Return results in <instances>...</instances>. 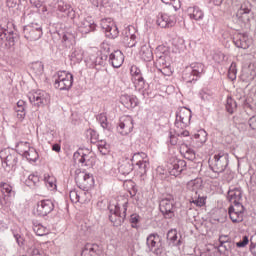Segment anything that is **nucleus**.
<instances>
[{
  "instance_id": "nucleus-1",
  "label": "nucleus",
  "mask_w": 256,
  "mask_h": 256,
  "mask_svg": "<svg viewBox=\"0 0 256 256\" xmlns=\"http://www.w3.org/2000/svg\"><path fill=\"white\" fill-rule=\"evenodd\" d=\"M188 189L191 191L189 202L195 207H205L207 204V196L201 195L203 189V180L197 178L188 183Z\"/></svg>"
},
{
  "instance_id": "nucleus-2",
  "label": "nucleus",
  "mask_w": 256,
  "mask_h": 256,
  "mask_svg": "<svg viewBox=\"0 0 256 256\" xmlns=\"http://www.w3.org/2000/svg\"><path fill=\"white\" fill-rule=\"evenodd\" d=\"M0 159L2 160V167L6 173H15L17 163H19V154L15 150L9 148L1 150Z\"/></svg>"
},
{
  "instance_id": "nucleus-3",
  "label": "nucleus",
  "mask_w": 256,
  "mask_h": 256,
  "mask_svg": "<svg viewBox=\"0 0 256 256\" xmlns=\"http://www.w3.org/2000/svg\"><path fill=\"white\" fill-rule=\"evenodd\" d=\"M176 205L177 203L173 194H167L160 200L159 209L165 219H173L175 217Z\"/></svg>"
},
{
  "instance_id": "nucleus-4",
  "label": "nucleus",
  "mask_w": 256,
  "mask_h": 256,
  "mask_svg": "<svg viewBox=\"0 0 256 256\" xmlns=\"http://www.w3.org/2000/svg\"><path fill=\"white\" fill-rule=\"evenodd\" d=\"M209 168L213 173H224L229 166V154L220 152L209 159Z\"/></svg>"
},
{
  "instance_id": "nucleus-5",
  "label": "nucleus",
  "mask_w": 256,
  "mask_h": 256,
  "mask_svg": "<svg viewBox=\"0 0 256 256\" xmlns=\"http://www.w3.org/2000/svg\"><path fill=\"white\" fill-rule=\"evenodd\" d=\"M54 87L60 91H69L73 87V74L67 71H59L54 76Z\"/></svg>"
},
{
  "instance_id": "nucleus-6",
  "label": "nucleus",
  "mask_w": 256,
  "mask_h": 256,
  "mask_svg": "<svg viewBox=\"0 0 256 256\" xmlns=\"http://www.w3.org/2000/svg\"><path fill=\"white\" fill-rule=\"evenodd\" d=\"M23 35L27 41H39L43 37V24L32 22L23 27Z\"/></svg>"
},
{
  "instance_id": "nucleus-7",
  "label": "nucleus",
  "mask_w": 256,
  "mask_h": 256,
  "mask_svg": "<svg viewBox=\"0 0 256 256\" xmlns=\"http://www.w3.org/2000/svg\"><path fill=\"white\" fill-rule=\"evenodd\" d=\"M28 99L33 107H45L51 101V96L43 90H33L29 92Z\"/></svg>"
},
{
  "instance_id": "nucleus-8",
  "label": "nucleus",
  "mask_w": 256,
  "mask_h": 256,
  "mask_svg": "<svg viewBox=\"0 0 256 256\" xmlns=\"http://www.w3.org/2000/svg\"><path fill=\"white\" fill-rule=\"evenodd\" d=\"M192 112L187 107L178 108L176 111L175 127L177 129H185L191 125Z\"/></svg>"
},
{
  "instance_id": "nucleus-9",
  "label": "nucleus",
  "mask_w": 256,
  "mask_h": 256,
  "mask_svg": "<svg viewBox=\"0 0 256 256\" xmlns=\"http://www.w3.org/2000/svg\"><path fill=\"white\" fill-rule=\"evenodd\" d=\"M75 181L79 189H82L84 193H87L92 187H95V178L93 177V174L79 172L75 177Z\"/></svg>"
},
{
  "instance_id": "nucleus-10",
  "label": "nucleus",
  "mask_w": 256,
  "mask_h": 256,
  "mask_svg": "<svg viewBox=\"0 0 256 256\" xmlns=\"http://www.w3.org/2000/svg\"><path fill=\"white\" fill-rule=\"evenodd\" d=\"M187 167V162L185 160L172 158L167 164V171L173 177H179Z\"/></svg>"
},
{
  "instance_id": "nucleus-11",
  "label": "nucleus",
  "mask_w": 256,
  "mask_h": 256,
  "mask_svg": "<svg viewBox=\"0 0 256 256\" xmlns=\"http://www.w3.org/2000/svg\"><path fill=\"white\" fill-rule=\"evenodd\" d=\"M101 29L108 39H117L119 37V28L115 25L111 18L102 19L100 22Z\"/></svg>"
},
{
  "instance_id": "nucleus-12",
  "label": "nucleus",
  "mask_w": 256,
  "mask_h": 256,
  "mask_svg": "<svg viewBox=\"0 0 256 256\" xmlns=\"http://www.w3.org/2000/svg\"><path fill=\"white\" fill-rule=\"evenodd\" d=\"M146 245L148 250L153 252L154 255H161L163 249H161V237L159 234H150L146 239Z\"/></svg>"
},
{
  "instance_id": "nucleus-13",
  "label": "nucleus",
  "mask_w": 256,
  "mask_h": 256,
  "mask_svg": "<svg viewBox=\"0 0 256 256\" xmlns=\"http://www.w3.org/2000/svg\"><path fill=\"white\" fill-rule=\"evenodd\" d=\"M130 73L132 75V82L134 84L135 89L138 91H142L147 84L145 83V78H143V74L141 73V69L137 66H132L130 69Z\"/></svg>"
},
{
  "instance_id": "nucleus-14",
  "label": "nucleus",
  "mask_w": 256,
  "mask_h": 256,
  "mask_svg": "<svg viewBox=\"0 0 256 256\" xmlns=\"http://www.w3.org/2000/svg\"><path fill=\"white\" fill-rule=\"evenodd\" d=\"M55 209L53 201L46 199L37 203L36 215L39 217H47Z\"/></svg>"
},
{
  "instance_id": "nucleus-15",
  "label": "nucleus",
  "mask_w": 256,
  "mask_h": 256,
  "mask_svg": "<svg viewBox=\"0 0 256 256\" xmlns=\"http://www.w3.org/2000/svg\"><path fill=\"white\" fill-rule=\"evenodd\" d=\"M227 199L232 205H243V190L240 187H230L227 193Z\"/></svg>"
},
{
  "instance_id": "nucleus-16",
  "label": "nucleus",
  "mask_w": 256,
  "mask_h": 256,
  "mask_svg": "<svg viewBox=\"0 0 256 256\" xmlns=\"http://www.w3.org/2000/svg\"><path fill=\"white\" fill-rule=\"evenodd\" d=\"M228 213L232 223H241L243 221V213H245V206L240 204L231 205Z\"/></svg>"
},
{
  "instance_id": "nucleus-17",
  "label": "nucleus",
  "mask_w": 256,
  "mask_h": 256,
  "mask_svg": "<svg viewBox=\"0 0 256 256\" xmlns=\"http://www.w3.org/2000/svg\"><path fill=\"white\" fill-rule=\"evenodd\" d=\"M133 118L131 116H124L120 119L117 131L120 135H129L133 131Z\"/></svg>"
},
{
  "instance_id": "nucleus-18",
  "label": "nucleus",
  "mask_w": 256,
  "mask_h": 256,
  "mask_svg": "<svg viewBox=\"0 0 256 256\" xmlns=\"http://www.w3.org/2000/svg\"><path fill=\"white\" fill-rule=\"evenodd\" d=\"M110 214H109V220L113 225H121L125 219V217H122L120 214L121 208L119 205H110L108 207Z\"/></svg>"
},
{
  "instance_id": "nucleus-19",
  "label": "nucleus",
  "mask_w": 256,
  "mask_h": 256,
  "mask_svg": "<svg viewBox=\"0 0 256 256\" xmlns=\"http://www.w3.org/2000/svg\"><path fill=\"white\" fill-rule=\"evenodd\" d=\"M233 43L238 49H249L251 47V40L247 34H236L233 38Z\"/></svg>"
},
{
  "instance_id": "nucleus-20",
  "label": "nucleus",
  "mask_w": 256,
  "mask_h": 256,
  "mask_svg": "<svg viewBox=\"0 0 256 256\" xmlns=\"http://www.w3.org/2000/svg\"><path fill=\"white\" fill-rule=\"evenodd\" d=\"M109 63L114 67V69H119L121 65H123V62L125 61V56L123 55V52L121 50H116L109 54Z\"/></svg>"
},
{
  "instance_id": "nucleus-21",
  "label": "nucleus",
  "mask_w": 256,
  "mask_h": 256,
  "mask_svg": "<svg viewBox=\"0 0 256 256\" xmlns=\"http://www.w3.org/2000/svg\"><path fill=\"white\" fill-rule=\"evenodd\" d=\"M157 25L162 29L175 26V16H169V14H159L157 18Z\"/></svg>"
},
{
  "instance_id": "nucleus-22",
  "label": "nucleus",
  "mask_w": 256,
  "mask_h": 256,
  "mask_svg": "<svg viewBox=\"0 0 256 256\" xmlns=\"http://www.w3.org/2000/svg\"><path fill=\"white\" fill-rule=\"evenodd\" d=\"M120 103L126 107V109H135L139 105V99L137 96L123 94L120 96Z\"/></svg>"
},
{
  "instance_id": "nucleus-23",
  "label": "nucleus",
  "mask_w": 256,
  "mask_h": 256,
  "mask_svg": "<svg viewBox=\"0 0 256 256\" xmlns=\"http://www.w3.org/2000/svg\"><path fill=\"white\" fill-rule=\"evenodd\" d=\"M101 250L97 244H86L82 249L81 256H100Z\"/></svg>"
},
{
  "instance_id": "nucleus-24",
  "label": "nucleus",
  "mask_w": 256,
  "mask_h": 256,
  "mask_svg": "<svg viewBox=\"0 0 256 256\" xmlns=\"http://www.w3.org/2000/svg\"><path fill=\"white\" fill-rule=\"evenodd\" d=\"M78 29L82 35H87V33H91V31H95V22H91L87 19H83L80 21L78 25Z\"/></svg>"
},
{
  "instance_id": "nucleus-25",
  "label": "nucleus",
  "mask_w": 256,
  "mask_h": 256,
  "mask_svg": "<svg viewBox=\"0 0 256 256\" xmlns=\"http://www.w3.org/2000/svg\"><path fill=\"white\" fill-rule=\"evenodd\" d=\"M133 165L134 164L133 162H131L130 159H126L122 161L118 166V171L120 175H124V176L129 175V173H131L134 169Z\"/></svg>"
},
{
  "instance_id": "nucleus-26",
  "label": "nucleus",
  "mask_w": 256,
  "mask_h": 256,
  "mask_svg": "<svg viewBox=\"0 0 256 256\" xmlns=\"http://www.w3.org/2000/svg\"><path fill=\"white\" fill-rule=\"evenodd\" d=\"M27 107V103L23 100H19L15 106V112L16 117L19 121H23V119H25L26 115H27V111L25 110Z\"/></svg>"
},
{
  "instance_id": "nucleus-27",
  "label": "nucleus",
  "mask_w": 256,
  "mask_h": 256,
  "mask_svg": "<svg viewBox=\"0 0 256 256\" xmlns=\"http://www.w3.org/2000/svg\"><path fill=\"white\" fill-rule=\"evenodd\" d=\"M57 9L60 11V13H65V15H67V17H70V19L75 18V11L71 9V5L65 3L64 1L58 2Z\"/></svg>"
},
{
  "instance_id": "nucleus-28",
  "label": "nucleus",
  "mask_w": 256,
  "mask_h": 256,
  "mask_svg": "<svg viewBox=\"0 0 256 256\" xmlns=\"http://www.w3.org/2000/svg\"><path fill=\"white\" fill-rule=\"evenodd\" d=\"M140 59L142 61H153V50L151 49V46L149 45H143L140 49Z\"/></svg>"
},
{
  "instance_id": "nucleus-29",
  "label": "nucleus",
  "mask_w": 256,
  "mask_h": 256,
  "mask_svg": "<svg viewBox=\"0 0 256 256\" xmlns=\"http://www.w3.org/2000/svg\"><path fill=\"white\" fill-rule=\"evenodd\" d=\"M25 185H27V187H30L31 189H37V187L41 185L39 175L30 174L25 180Z\"/></svg>"
},
{
  "instance_id": "nucleus-30",
  "label": "nucleus",
  "mask_w": 256,
  "mask_h": 256,
  "mask_svg": "<svg viewBox=\"0 0 256 256\" xmlns=\"http://www.w3.org/2000/svg\"><path fill=\"white\" fill-rule=\"evenodd\" d=\"M188 15L190 19H194V21H201L204 17L203 10L199 7L189 8Z\"/></svg>"
},
{
  "instance_id": "nucleus-31",
  "label": "nucleus",
  "mask_w": 256,
  "mask_h": 256,
  "mask_svg": "<svg viewBox=\"0 0 256 256\" xmlns=\"http://www.w3.org/2000/svg\"><path fill=\"white\" fill-rule=\"evenodd\" d=\"M31 228L38 237H43L51 233V228H47L45 225H32Z\"/></svg>"
},
{
  "instance_id": "nucleus-32",
  "label": "nucleus",
  "mask_w": 256,
  "mask_h": 256,
  "mask_svg": "<svg viewBox=\"0 0 256 256\" xmlns=\"http://www.w3.org/2000/svg\"><path fill=\"white\" fill-rule=\"evenodd\" d=\"M188 70H190L196 77H201L205 71V66L201 63H193L190 65V67H187Z\"/></svg>"
},
{
  "instance_id": "nucleus-33",
  "label": "nucleus",
  "mask_w": 256,
  "mask_h": 256,
  "mask_svg": "<svg viewBox=\"0 0 256 256\" xmlns=\"http://www.w3.org/2000/svg\"><path fill=\"white\" fill-rule=\"evenodd\" d=\"M194 139L196 140V143H198V147H201V145H204V143H207V131L201 129L196 134H194Z\"/></svg>"
},
{
  "instance_id": "nucleus-34",
  "label": "nucleus",
  "mask_w": 256,
  "mask_h": 256,
  "mask_svg": "<svg viewBox=\"0 0 256 256\" xmlns=\"http://www.w3.org/2000/svg\"><path fill=\"white\" fill-rule=\"evenodd\" d=\"M22 156L25 157L27 161H32V163H36L37 159H39V153H37L35 148H29Z\"/></svg>"
},
{
  "instance_id": "nucleus-35",
  "label": "nucleus",
  "mask_w": 256,
  "mask_h": 256,
  "mask_svg": "<svg viewBox=\"0 0 256 256\" xmlns=\"http://www.w3.org/2000/svg\"><path fill=\"white\" fill-rule=\"evenodd\" d=\"M178 137H189V131L183 130L181 133L174 135L170 132L169 134V143L170 145H177L179 143Z\"/></svg>"
},
{
  "instance_id": "nucleus-36",
  "label": "nucleus",
  "mask_w": 256,
  "mask_h": 256,
  "mask_svg": "<svg viewBox=\"0 0 256 256\" xmlns=\"http://www.w3.org/2000/svg\"><path fill=\"white\" fill-rule=\"evenodd\" d=\"M70 59L73 63H81L83 61V50L75 48L70 55Z\"/></svg>"
},
{
  "instance_id": "nucleus-37",
  "label": "nucleus",
  "mask_w": 256,
  "mask_h": 256,
  "mask_svg": "<svg viewBox=\"0 0 256 256\" xmlns=\"http://www.w3.org/2000/svg\"><path fill=\"white\" fill-rule=\"evenodd\" d=\"M96 119L100 123L101 127L106 129L107 131H111V124H109V121H107V114H98Z\"/></svg>"
},
{
  "instance_id": "nucleus-38",
  "label": "nucleus",
  "mask_w": 256,
  "mask_h": 256,
  "mask_svg": "<svg viewBox=\"0 0 256 256\" xmlns=\"http://www.w3.org/2000/svg\"><path fill=\"white\" fill-rule=\"evenodd\" d=\"M136 167L139 169L140 175H145L149 169V159L139 160L136 162Z\"/></svg>"
},
{
  "instance_id": "nucleus-39",
  "label": "nucleus",
  "mask_w": 256,
  "mask_h": 256,
  "mask_svg": "<svg viewBox=\"0 0 256 256\" xmlns=\"http://www.w3.org/2000/svg\"><path fill=\"white\" fill-rule=\"evenodd\" d=\"M226 111L230 115H233L237 111V102L231 97H228L226 100Z\"/></svg>"
},
{
  "instance_id": "nucleus-40",
  "label": "nucleus",
  "mask_w": 256,
  "mask_h": 256,
  "mask_svg": "<svg viewBox=\"0 0 256 256\" xmlns=\"http://www.w3.org/2000/svg\"><path fill=\"white\" fill-rule=\"evenodd\" d=\"M182 78L186 83H193V81H197L199 77L195 75V73H192L188 68L185 69V71L182 74Z\"/></svg>"
},
{
  "instance_id": "nucleus-41",
  "label": "nucleus",
  "mask_w": 256,
  "mask_h": 256,
  "mask_svg": "<svg viewBox=\"0 0 256 256\" xmlns=\"http://www.w3.org/2000/svg\"><path fill=\"white\" fill-rule=\"evenodd\" d=\"M15 39H17V37H15V34L7 30L6 37L4 38V45L6 47H13V45H15Z\"/></svg>"
},
{
  "instance_id": "nucleus-42",
  "label": "nucleus",
  "mask_w": 256,
  "mask_h": 256,
  "mask_svg": "<svg viewBox=\"0 0 256 256\" xmlns=\"http://www.w3.org/2000/svg\"><path fill=\"white\" fill-rule=\"evenodd\" d=\"M29 149H31L29 142L21 141L16 144V151L19 153V155H23L25 151H29Z\"/></svg>"
},
{
  "instance_id": "nucleus-43",
  "label": "nucleus",
  "mask_w": 256,
  "mask_h": 256,
  "mask_svg": "<svg viewBox=\"0 0 256 256\" xmlns=\"http://www.w3.org/2000/svg\"><path fill=\"white\" fill-rule=\"evenodd\" d=\"M122 42L126 47H129V48L135 47L137 45V36L131 35L130 38L129 36H124L122 39Z\"/></svg>"
},
{
  "instance_id": "nucleus-44",
  "label": "nucleus",
  "mask_w": 256,
  "mask_h": 256,
  "mask_svg": "<svg viewBox=\"0 0 256 256\" xmlns=\"http://www.w3.org/2000/svg\"><path fill=\"white\" fill-rule=\"evenodd\" d=\"M69 195L72 203H79V201H81V195H87V192H79L77 190H71Z\"/></svg>"
},
{
  "instance_id": "nucleus-45",
  "label": "nucleus",
  "mask_w": 256,
  "mask_h": 256,
  "mask_svg": "<svg viewBox=\"0 0 256 256\" xmlns=\"http://www.w3.org/2000/svg\"><path fill=\"white\" fill-rule=\"evenodd\" d=\"M97 147L101 155H109V144L105 140L98 142Z\"/></svg>"
},
{
  "instance_id": "nucleus-46",
  "label": "nucleus",
  "mask_w": 256,
  "mask_h": 256,
  "mask_svg": "<svg viewBox=\"0 0 256 256\" xmlns=\"http://www.w3.org/2000/svg\"><path fill=\"white\" fill-rule=\"evenodd\" d=\"M145 159H147L145 152H136L133 154L130 161L133 163V165H137V161H145Z\"/></svg>"
},
{
  "instance_id": "nucleus-47",
  "label": "nucleus",
  "mask_w": 256,
  "mask_h": 256,
  "mask_svg": "<svg viewBox=\"0 0 256 256\" xmlns=\"http://www.w3.org/2000/svg\"><path fill=\"white\" fill-rule=\"evenodd\" d=\"M123 37L131 38V35L134 37H137V29L135 26H128L125 30L122 32Z\"/></svg>"
},
{
  "instance_id": "nucleus-48",
  "label": "nucleus",
  "mask_w": 256,
  "mask_h": 256,
  "mask_svg": "<svg viewBox=\"0 0 256 256\" xmlns=\"http://www.w3.org/2000/svg\"><path fill=\"white\" fill-rule=\"evenodd\" d=\"M73 41H75V38L73 37V34L65 33L62 36V42L66 45V47H69L70 45H73Z\"/></svg>"
},
{
  "instance_id": "nucleus-49",
  "label": "nucleus",
  "mask_w": 256,
  "mask_h": 256,
  "mask_svg": "<svg viewBox=\"0 0 256 256\" xmlns=\"http://www.w3.org/2000/svg\"><path fill=\"white\" fill-rule=\"evenodd\" d=\"M165 5H172L175 11L181 9V0H161Z\"/></svg>"
},
{
  "instance_id": "nucleus-50",
  "label": "nucleus",
  "mask_w": 256,
  "mask_h": 256,
  "mask_svg": "<svg viewBox=\"0 0 256 256\" xmlns=\"http://www.w3.org/2000/svg\"><path fill=\"white\" fill-rule=\"evenodd\" d=\"M5 37H7V28H5V25L0 22V47L5 45Z\"/></svg>"
},
{
  "instance_id": "nucleus-51",
  "label": "nucleus",
  "mask_w": 256,
  "mask_h": 256,
  "mask_svg": "<svg viewBox=\"0 0 256 256\" xmlns=\"http://www.w3.org/2000/svg\"><path fill=\"white\" fill-rule=\"evenodd\" d=\"M228 78L231 79V81H235V79H237V68L235 63H232L228 70Z\"/></svg>"
},
{
  "instance_id": "nucleus-52",
  "label": "nucleus",
  "mask_w": 256,
  "mask_h": 256,
  "mask_svg": "<svg viewBox=\"0 0 256 256\" xmlns=\"http://www.w3.org/2000/svg\"><path fill=\"white\" fill-rule=\"evenodd\" d=\"M2 193H6V197H11L13 195V187L9 185L8 183H2L1 184Z\"/></svg>"
},
{
  "instance_id": "nucleus-53",
  "label": "nucleus",
  "mask_w": 256,
  "mask_h": 256,
  "mask_svg": "<svg viewBox=\"0 0 256 256\" xmlns=\"http://www.w3.org/2000/svg\"><path fill=\"white\" fill-rule=\"evenodd\" d=\"M80 163L82 167H89L91 165V156L89 154H84L80 158Z\"/></svg>"
},
{
  "instance_id": "nucleus-54",
  "label": "nucleus",
  "mask_w": 256,
  "mask_h": 256,
  "mask_svg": "<svg viewBox=\"0 0 256 256\" xmlns=\"http://www.w3.org/2000/svg\"><path fill=\"white\" fill-rule=\"evenodd\" d=\"M32 69L36 75H41L43 73V64L41 62H35L32 64Z\"/></svg>"
},
{
  "instance_id": "nucleus-55",
  "label": "nucleus",
  "mask_w": 256,
  "mask_h": 256,
  "mask_svg": "<svg viewBox=\"0 0 256 256\" xmlns=\"http://www.w3.org/2000/svg\"><path fill=\"white\" fill-rule=\"evenodd\" d=\"M247 245H249V236H247V235H244L242 237V240H240L239 242L236 243V247H238V249L247 247Z\"/></svg>"
},
{
  "instance_id": "nucleus-56",
  "label": "nucleus",
  "mask_w": 256,
  "mask_h": 256,
  "mask_svg": "<svg viewBox=\"0 0 256 256\" xmlns=\"http://www.w3.org/2000/svg\"><path fill=\"white\" fill-rule=\"evenodd\" d=\"M250 253L256 256V235L250 238Z\"/></svg>"
},
{
  "instance_id": "nucleus-57",
  "label": "nucleus",
  "mask_w": 256,
  "mask_h": 256,
  "mask_svg": "<svg viewBox=\"0 0 256 256\" xmlns=\"http://www.w3.org/2000/svg\"><path fill=\"white\" fill-rule=\"evenodd\" d=\"M185 159H188L189 161H193L195 159V150L191 148H187L184 155Z\"/></svg>"
},
{
  "instance_id": "nucleus-58",
  "label": "nucleus",
  "mask_w": 256,
  "mask_h": 256,
  "mask_svg": "<svg viewBox=\"0 0 256 256\" xmlns=\"http://www.w3.org/2000/svg\"><path fill=\"white\" fill-rule=\"evenodd\" d=\"M160 73L164 75V77H171L173 75V71H171V67L168 65L164 66L162 69H159Z\"/></svg>"
},
{
  "instance_id": "nucleus-59",
  "label": "nucleus",
  "mask_w": 256,
  "mask_h": 256,
  "mask_svg": "<svg viewBox=\"0 0 256 256\" xmlns=\"http://www.w3.org/2000/svg\"><path fill=\"white\" fill-rule=\"evenodd\" d=\"M13 236L16 239V243L18 244V246L23 247L25 239L19 233L13 232Z\"/></svg>"
},
{
  "instance_id": "nucleus-60",
  "label": "nucleus",
  "mask_w": 256,
  "mask_h": 256,
  "mask_svg": "<svg viewBox=\"0 0 256 256\" xmlns=\"http://www.w3.org/2000/svg\"><path fill=\"white\" fill-rule=\"evenodd\" d=\"M108 55L101 54L96 58V65H105V61L108 59Z\"/></svg>"
},
{
  "instance_id": "nucleus-61",
  "label": "nucleus",
  "mask_w": 256,
  "mask_h": 256,
  "mask_svg": "<svg viewBox=\"0 0 256 256\" xmlns=\"http://www.w3.org/2000/svg\"><path fill=\"white\" fill-rule=\"evenodd\" d=\"M167 56H165V54H161L160 56H158L157 59V64L158 65H163L164 67L167 66Z\"/></svg>"
},
{
  "instance_id": "nucleus-62",
  "label": "nucleus",
  "mask_w": 256,
  "mask_h": 256,
  "mask_svg": "<svg viewBox=\"0 0 256 256\" xmlns=\"http://www.w3.org/2000/svg\"><path fill=\"white\" fill-rule=\"evenodd\" d=\"M139 221H141V216H139L138 214H132L130 216V223L137 225V223H139Z\"/></svg>"
},
{
  "instance_id": "nucleus-63",
  "label": "nucleus",
  "mask_w": 256,
  "mask_h": 256,
  "mask_svg": "<svg viewBox=\"0 0 256 256\" xmlns=\"http://www.w3.org/2000/svg\"><path fill=\"white\" fill-rule=\"evenodd\" d=\"M83 154H84L83 150H78V151H76V152L74 153V155H73L74 161H76V162L78 161V162L80 163L81 157H83Z\"/></svg>"
},
{
  "instance_id": "nucleus-64",
  "label": "nucleus",
  "mask_w": 256,
  "mask_h": 256,
  "mask_svg": "<svg viewBox=\"0 0 256 256\" xmlns=\"http://www.w3.org/2000/svg\"><path fill=\"white\" fill-rule=\"evenodd\" d=\"M28 253L30 254V256H41V252L35 247L30 248L28 250Z\"/></svg>"
}]
</instances>
